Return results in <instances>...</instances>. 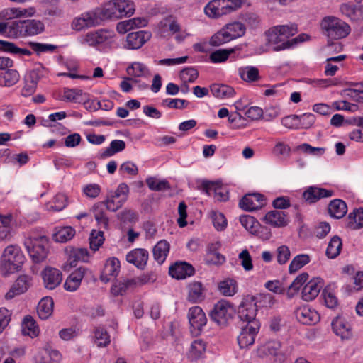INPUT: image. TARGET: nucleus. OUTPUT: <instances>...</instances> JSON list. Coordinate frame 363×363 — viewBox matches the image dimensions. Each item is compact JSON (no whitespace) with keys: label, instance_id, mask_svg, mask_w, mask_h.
<instances>
[{"label":"nucleus","instance_id":"obj_1","mask_svg":"<svg viewBox=\"0 0 363 363\" xmlns=\"http://www.w3.org/2000/svg\"><path fill=\"white\" fill-rule=\"evenodd\" d=\"M100 9L104 20L118 19L133 15L135 6L133 1L130 0H111Z\"/></svg>","mask_w":363,"mask_h":363},{"label":"nucleus","instance_id":"obj_2","mask_svg":"<svg viewBox=\"0 0 363 363\" xmlns=\"http://www.w3.org/2000/svg\"><path fill=\"white\" fill-rule=\"evenodd\" d=\"M320 26L324 33L332 39L346 38L351 31L350 26L346 22L333 16L323 18Z\"/></svg>","mask_w":363,"mask_h":363},{"label":"nucleus","instance_id":"obj_3","mask_svg":"<svg viewBox=\"0 0 363 363\" xmlns=\"http://www.w3.org/2000/svg\"><path fill=\"white\" fill-rule=\"evenodd\" d=\"M245 25L240 22L228 23L211 37L210 44L213 46H220L242 37L245 33Z\"/></svg>","mask_w":363,"mask_h":363},{"label":"nucleus","instance_id":"obj_4","mask_svg":"<svg viewBox=\"0 0 363 363\" xmlns=\"http://www.w3.org/2000/svg\"><path fill=\"white\" fill-rule=\"evenodd\" d=\"M104 21L100 8L84 12L74 18L72 22V28L76 31H82L99 26Z\"/></svg>","mask_w":363,"mask_h":363},{"label":"nucleus","instance_id":"obj_5","mask_svg":"<svg viewBox=\"0 0 363 363\" xmlns=\"http://www.w3.org/2000/svg\"><path fill=\"white\" fill-rule=\"evenodd\" d=\"M24 259V255L18 246L9 245L4 251L1 267L7 273H13L21 267Z\"/></svg>","mask_w":363,"mask_h":363},{"label":"nucleus","instance_id":"obj_6","mask_svg":"<svg viewBox=\"0 0 363 363\" xmlns=\"http://www.w3.org/2000/svg\"><path fill=\"white\" fill-rule=\"evenodd\" d=\"M45 26L42 21L32 19L13 22L10 33L13 38L27 35H35L44 31Z\"/></svg>","mask_w":363,"mask_h":363},{"label":"nucleus","instance_id":"obj_7","mask_svg":"<svg viewBox=\"0 0 363 363\" xmlns=\"http://www.w3.org/2000/svg\"><path fill=\"white\" fill-rule=\"evenodd\" d=\"M235 313L233 306L226 300L218 301L210 313L211 319L220 327H225Z\"/></svg>","mask_w":363,"mask_h":363},{"label":"nucleus","instance_id":"obj_8","mask_svg":"<svg viewBox=\"0 0 363 363\" xmlns=\"http://www.w3.org/2000/svg\"><path fill=\"white\" fill-rule=\"evenodd\" d=\"M24 245L34 262H43L47 257L48 241L46 237L27 238L25 240Z\"/></svg>","mask_w":363,"mask_h":363},{"label":"nucleus","instance_id":"obj_9","mask_svg":"<svg viewBox=\"0 0 363 363\" xmlns=\"http://www.w3.org/2000/svg\"><path fill=\"white\" fill-rule=\"evenodd\" d=\"M129 187L125 183L120 184L116 191H110L104 201V206L108 211L116 212L121 208L128 199Z\"/></svg>","mask_w":363,"mask_h":363},{"label":"nucleus","instance_id":"obj_10","mask_svg":"<svg viewBox=\"0 0 363 363\" xmlns=\"http://www.w3.org/2000/svg\"><path fill=\"white\" fill-rule=\"evenodd\" d=\"M257 312V306L255 297L250 295L243 297L238 308V315L240 320L247 324L258 322L255 318Z\"/></svg>","mask_w":363,"mask_h":363},{"label":"nucleus","instance_id":"obj_11","mask_svg":"<svg viewBox=\"0 0 363 363\" xmlns=\"http://www.w3.org/2000/svg\"><path fill=\"white\" fill-rule=\"evenodd\" d=\"M113 37V33L112 31L99 29L87 33L79 39V42L82 45L96 47L108 43Z\"/></svg>","mask_w":363,"mask_h":363},{"label":"nucleus","instance_id":"obj_12","mask_svg":"<svg viewBox=\"0 0 363 363\" xmlns=\"http://www.w3.org/2000/svg\"><path fill=\"white\" fill-rule=\"evenodd\" d=\"M241 225L251 234L257 235L263 240H268L271 237L269 230L264 226L250 215H244L240 217Z\"/></svg>","mask_w":363,"mask_h":363},{"label":"nucleus","instance_id":"obj_13","mask_svg":"<svg viewBox=\"0 0 363 363\" xmlns=\"http://www.w3.org/2000/svg\"><path fill=\"white\" fill-rule=\"evenodd\" d=\"M259 330V323L253 322L242 326L238 336V342L240 348H247L254 344L255 337Z\"/></svg>","mask_w":363,"mask_h":363},{"label":"nucleus","instance_id":"obj_14","mask_svg":"<svg viewBox=\"0 0 363 363\" xmlns=\"http://www.w3.org/2000/svg\"><path fill=\"white\" fill-rule=\"evenodd\" d=\"M201 189L208 196L214 195L218 201H225L228 199V191L219 182L204 181L201 184Z\"/></svg>","mask_w":363,"mask_h":363},{"label":"nucleus","instance_id":"obj_15","mask_svg":"<svg viewBox=\"0 0 363 363\" xmlns=\"http://www.w3.org/2000/svg\"><path fill=\"white\" fill-rule=\"evenodd\" d=\"M265 204L264 196L259 193L246 194L239 203L240 208L247 211L259 209Z\"/></svg>","mask_w":363,"mask_h":363},{"label":"nucleus","instance_id":"obj_16","mask_svg":"<svg viewBox=\"0 0 363 363\" xmlns=\"http://www.w3.org/2000/svg\"><path fill=\"white\" fill-rule=\"evenodd\" d=\"M152 35L150 32L140 30L128 34L124 47L127 49L136 50L148 41Z\"/></svg>","mask_w":363,"mask_h":363},{"label":"nucleus","instance_id":"obj_17","mask_svg":"<svg viewBox=\"0 0 363 363\" xmlns=\"http://www.w3.org/2000/svg\"><path fill=\"white\" fill-rule=\"evenodd\" d=\"M31 278L27 275H21L15 281L11 289L6 294V299H11L16 296L25 293L31 285Z\"/></svg>","mask_w":363,"mask_h":363},{"label":"nucleus","instance_id":"obj_18","mask_svg":"<svg viewBox=\"0 0 363 363\" xmlns=\"http://www.w3.org/2000/svg\"><path fill=\"white\" fill-rule=\"evenodd\" d=\"M263 221L274 228H283L288 225L289 217L284 211L272 210L265 214Z\"/></svg>","mask_w":363,"mask_h":363},{"label":"nucleus","instance_id":"obj_19","mask_svg":"<svg viewBox=\"0 0 363 363\" xmlns=\"http://www.w3.org/2000/svg\"><path fill=\"white\" fill-rule=\"evenodd\" d=\"M323 287V281L320 278H313L303 286L302 290V298L304 301H310L313 300L319 294Z\"/></svg>","mask_w":363,"mask_h":363},{"label":"nucleus","instance_id":"obj_20","mask_svg":"<svg viewBox=\"0 0 363 363\" xmlns=\"http://www.w3.org/2000/svg\"><path fill=\"white\" fill-rule=\"evenodd\" d=\"M188 318L191 327L197 330H201L207 323L206 316L199 306H194L189 310Z\"/></svg>","mask_w":363,"mask_h":363},{"label":"nucleus","instance_id":"obj_21","mask_svg":"<svg viewBox=\"0 0 363 363\" xmlns=\"http://www.w3.org/2000/svg\"><path fill=\"white\" fill-rule=\"evenodd\" d=\"M149 257L148 252L143 248H137L130 251L126 255V261L143 269L147 264Z\"/></svg>","mask_w":363,"mask_h":363},{"label":"nucleus","instance_id":"obj_22","mask_svg":"<svg viewBox=\"0 0 363 363\" xmlns=\"http://www.w3.org/2000/svg\"><path fill=\"white\" fill-rule=\"evenodd\" d=\"M120 267L121 264L118 259L114 257L108 258L101 272V280L104 282H108L116 278L119 273Z\"/></svg>","mask_w":363,"mask_h":363},{"label":"nucleus","instance_id":"obj_23","mask_svg":"<svg viewBox=\"0 0 363 363\" xmlns=\"http://www.w3.org/2000/svg\"><path fill=\"white\" fill-rule=\"evenodd\" d=\"M45 286L48 289H55L62 281L60 272L52 267H47L42 273Z\"/></svg>","mask_w":363,"mask_h":363},{"label":"nucleus","instance_id":"obj_24","mask_svg":"<svg viewBox=\"0 0 363 363\" xmlns=\"http://www.w3.org/2000/svg\"><path fill=\"white\" fill-rule=\"evenodd\" d=\"M169 274L177 279H184L194 274V267L186 262H177L169 267Z\"/></svg>","mask_w":363,"mask_h":363},{"label":"nucleus","instance_id":"obj_25","mask_svg":"<svg viewBox=\"0 0 363 363\" xmlns=\"http://www.w3.org/2000/svg\"><path fill=\"white\" fill-rule=\"evenodd\" d=\"M280 348L281 343L279 341L270 340L258 348L257 354L262 358L268 357H277L281 356Z\"/></svg>","mask_w":363,"mask_h":363},{"label":"nucleus","instance_id":"obj_26","mask_svg":"<svg viewBox=\"0 0 363 363\" xmlns=\"http://www.w3.org/2000/svg\"><path fill=\"white\" fill-rule=\"evenodd\" d=\"M89 251L86 248L72 249L69 254V263L63 264L62 269L69 271L77 265V262H87L89 259Z\"/></svg>","mask_w":363,"mask_h":363},{"label":"nucleus","instance_id":"obj_27","mask_svg":"<svg viewBox=\"0 0 363 363\" xmlns=\"http://www.w3.org/2000/svg\"><path fill=\"white\" fill-rule=\"evenodd\" d=\"M332 328L334 333L342 339H348L352 336L351 326L342 316H337L333 319Z\"/></svg>","mask_w":363,"mask_h":363},{"label":"nucleus","instance_id":"obj_28","mask_svg":"<svg viewBox=\"0 0 363 363\" xmlns=\"http://www.w3.org/2000/svg\"><path fill=\"white\" fill-rule=\"evenodd\" d=\"M86 269L79 267L73 272L66 279L64 287L67 291H74L80 286L81 281L84 277Z\"/></svg>","mask_w":363,"mask_h":363},{"label":"nucleus","instance_id":"obj_29","mask_svg":"<svg viewBox=\"0 0 363 363\" xmlns=\"http://www.w3.org/2000/svg\"><path fill=\"white\" fill-rule=\"evenodd\" d=\"M298 320L305 325H312L319 320L318 313L310 308L303 306L298 308L296 313Z\"/></svg>","mask_w":363,"mask_h":363},{"label":"nucleus","instance_id":"obj_30","mask_svg":"<svg viewBox=\"0 0 363 363\" xmlns=\"http://www.w3.org/2000/svg\"><path fill=\"white\" fill-rule=\"evenodd\" d=\"M205 13L210 18H216L226 15L223 0H212L204 9Z\"/></svg>","mask_w":363,"mask_h":363},{"label":"nucleus","instance_id":"obj_31","mask_svg":"<svg viewBox=\"0 0 363 363\" xmlns=\"http://www.w3.org/2000/svg\"><path fill=\"white\" fill-rule=\"evenodd\" d=\"M204 288L199 281L191 282L188 285L187 299L191 303H199L204 299Z\"/></svg>","mask_w":363,"mask_h":363},{"label":"nucleus","instance_id":"obj_32","mask_svg":"<svg viewBox=\"0 0 363 363\" xmlns=\"http://www.w3.org/2000/svg\"><path fill=\"white\" fill-rule=\"evenodd\" d=\"M332 196L333 191L317 187H310L303 193V198L310 203L315 202L321 198H328Z\"/></svg>","mask_w":363,"mask_h":363},{"label":"nucleus","instance_id":"obj_33","mask_svg":"<svg viewBox=\"0 0 363 363\" xmlns=\"http://www.w3.org/2000/svg\"><path fill=\"white\" fill-rule=\"evenodd\" d=\"M211 91L215 97L220 99H230L235 94L234 89L226 84H213L211 86Z\"/></svg>","mask_w":363,"mask_h":363},{"label":"nucleus","instance_id":"obj_34","mask_svg":"<svg viewBox=\"0 0 363 363\" xmlns=\"http://www.w3.org/2000/svg\"><path fill=\"white\" fill-rule=\"evenodd\" d=\"M53 300L50 297L43 298L38 303L37 313L42 320L48 319L53 312Z\"/></svg>","mask_w":363,"mask_h":363},{"label":"nucleus","instance_id":"obj_35","mask_svg":"<svg viewBox=\"0 0 363 363\" xmlns=\"http://www.w3.org/2000/svg\"><path fill=\"white\" fill-rule=\"evenodd\" d=\"M62 99L64 101L74 103H82L87 100L88 95L79 89H64Z\"/></svg>","mask_w":363,"mask_h":363},{"label":"nucleus","instance_id":"obj_36","mask_svg":"<svg viewBox=\"0 0 363 363\" xmlns=\"http://www.w3.org/2000/svg\"><path fill=\"white\" fill-rule=\"evenodd\" d=\"M22 333L31 338L38 336L40 329L35 320L30 315H26L22 322Z\"/></svg>","mask_w":363,"mask_h":363},{"label":"nucleus","instance_id":"obj_37","mask_svg":"<svg viewBox=\"0 0 363 363\" xmlns=\"http://www.w3.org/2000/svg\"><path fill=\"white\" fill-rule=\"evenodd\" d=\"M169 251V242L164 240L159 241L153 248V257L155 260L158 264H162L165 261Z\"/></svg>","mask_w":363,"mask_h":363},{"label":"nucleus","instance_id":"obj_38","mask_svg":"<svg viewBox=\"0 0 363 363\" xmlns=\"http://www.w3.org/2000/svg\"><path fill=\"white\" fill-rule=\"evenodd\" d=\"M347 211V204L341 199H334L328 206V212L335 218H342Z\"/></svg>","mask_w":363,"mask_h":363},{"label":"nucleus","instance_id":"obj_39","mask_svg":"<svg viewBox=\"0 0 363 363\" xmlns=\"http://www.w3.org/2000/svg\"><path fill=\"white\" fill-rule=\"evenodd\" d=\"M138 279H126L123 281H119L113 284L111 287V293L114 296H122L126 291L133 288L139 283Z\"/></svg>","mask_w":363,"mask_h":363},{"label":"nucleus","instance_id":"obj_40","mask_svg":"<svg viewBox=\"0 0 363 363\" xmlns=\"http://www.w3.org/2000/svg\"><path fill=\"white\" fill-rule=\"evenodd\" d=\"M20 79L18 72L12 69H8L5 72H0V86H11L16 84Z\"/></svg>","mask_w":363,"mask_h":363},{"label":"nucleus","instance_id":"obj_41","mask_svg":"<svg viewBox=\"0 0 363 363\" xmlns=\"http://www.w3.org/2000/svg\"><path fill=\"white\" fill-rule=\"evenodd\" d=\"M240 78L247 82H254L259 79V70L255 67L247 66L239 68Z\"/></svg>","mask_w":363,"mask_h":363},{"label":"nucleus","instance_id":"obj_42","mask_svg":"<svg viewBox=\"0 0 363 363\" xmlns=\"http://www.w3.org/2000/svg\"><path fill=\"white\" fill-rule=\"evenodd\" d=\"M206 343L201 340H194L190 346L188 357L191 360L201 358L206 351Z\"/></svg>","mask_w":363,"mask_h":363},{"label":"nucleus","instance_id":"obj_43","mask_svg":"<svg viewBox=\"0 0 363 363\" xmlns=\"http://www.w3.org/2000/svg\"><path fill=\"white\" fill-rule=\"evenodd\" d=\"M104 203H96L93 206L92 211L98 224L104 228H107L108 225V218L104 212Z\"/></svg>","mask_w":363,"mask_h":363},{"label":"nucleus","instance_id":"obj_44","mask_svg":"<svg viewBox=\"0 0 363 363\" xmlns=\"http://www.w3.org/2000/svg\"><path fill=\"white\" fill-rule=\"evenodd\" d=\"M36 13L35 7L28 8L13 7L7 10L6 13L12 18H29L33 16Z\"/></svg>","mask_w":363,"mask_h":363},{"label":"nucleus","instance_id":"obj_45","mask_svg":"<svg viewBox=\"0 0 363 363\" xmlns=\"http://www.w3.org/2000/svg\"><path fill=\"white\" fill-rule=\"evenodd\" d=\"M311 258L308 255L301 254L294 257L289 267L290 274L295 273L305 265L310 262Z\"/></svg>","mask_w":363,"mask_h":363},{"label":"nucleus","instance_id":"obj_46","mask_svg":"<svg viewBox=\"0 0 363 363\" xmlns=\"http://www.w3.org/2000/svg\"><path fill=\"white\" fill-rule=\"evenodd\" d=\"M219 291L225 296H233L237 293V283L233 279H226L220 281L218 285Z\"/></svg>","mask_w":363,"mask_h":363},{"label":"nucleus","instance_id":"obj_47","mask_svg":"<svg viewBox=\"0 0 363 363\" xmlns=\"http://www.w3.org/2000/svg\"><path fill=\"white\" fill-rule=\"evenodd\" d=\"M342 245V240L338 236L333 237L326 249V255L330 259L335 258L340 255Z\"/></svg>","mask_w":363,"mask_h":363},{"label":"nucleus","instance_id":"obj_48","mask_svg":"<svg viewBox=\"0 0 363 363\" xmlns=\"http://www.w3.org/2000/svg\"><path fill=\"white\" fill-rule=\"evenodd\" d=\"M348 225L353 229L363 227V208H355L349 214Z\"/></svg>","mask_w":363,"mask_h":363},{"label":"nucleus","instance_id":"obj_49","mask_svg":"<svg viewBox=\"0 0 363 363\" xmlns=\"http://www.w3.org/2000/svg\"><path fill=\"white\" fill-rule=\"evenodd\" d=\"M127 72L130 76L141 77L147 74L149 70L144 64L139 62H135L127 67Z\"/></svg>","mask_w":363,"mask_h":363},{"label":"nucleus","instance_id":"obj_50","mask_svg":"<svg viewBox=\"0 0 363 363\" xmlns=\"http://www.w3.org/2000/svg\"><path fill=\"white\" fill-rule=\"evenodd\" d=\"M236 48L219 49L210 54V60L214 63H220L226 61L230 55L233 53Z\"/></svg>","mask_w":363,"mask_h":363},{"label":"nucleus","instance_id":"obj_51","mask_svg":"<svg viewBox=\"0 0 363 363\" xmlns=\"http://www.w3.org/2000/svg\"><path fill=\"white\" fill-rule=\"evenodd\" d=\"M125 147V143L121 140H114L111 142L108 147L102 152V157H108L117 152L123 151Z\"/></svg>","mask_w":363,"mask_h":363},{"label":"nucleus","instance_id":"obj_52","mask_svg":"<svg viewBox=\"0 0 363 363\" xmlns=\"http://www.w3.org/2000/svg\"><path fill=\"white\" fill-rule=\"evenodd\" d=\"M146 184L152 191H160L170 189L169 184L166 180H160L155 177L146 179Z\"/></svg>","mask_w":363,"mask_h":363},{"label":"nucleus","instance_id":"obj_53","mask_svg":"<svg viewBox=\"0 0 363 363\" xmlns=\"http://www.w3.org/2000/svg\"><path fill=\"white\" fill-rule=\"evenodd\" d=\"M75 230L69 226L64 227L57 231L54 235V239L58 242H65L70 240L74 235Z\"/></svg>","mask_w":363,"mask_h":363},{"label":"nucleus","instance_id":"obj_54","mask_svg":"<svg viewBox=\"0 0 363 363\" xmlns=\"http://www.w3.org/2000/svg\"><path fill=\"white\" fill-rule=\"evenodd\" d=\"M295 150L315 157L322 156L325 152V147H312L308 143H303L300 145H298Z\"/></svg>","mask_w":363,"mask_h":363},{"label":"nucleus","instance_id":"obj_55","mask_svg":"<svg viewBox=\"0 0 363 363\" xmlns=\"http://www.w3.org/2000/svg\"><path fill=\"white\" fill-rule=\"evenodd\" d=\"M308 277V274L306 272L299 274L289 286L288 295L289 296H293L294 294H295L307 281Z\"/></svg>","mask_w":363,"mask_h":363},{"label":"nucleus","instance_id":"obj_56","mask_svg":"<svg viewBox=\"0 0 363 363\" xmlns=\"http://www.w3.org/2000/svg\"><path fill=\"white\" fill-rule=\"evenodd\" d=\"M95 342L98 347H106L110 343V337L103 328H96L94 330Z\"/></svg>","mask_w":363,"mask_h":363},{"label":"nucleus","instance_id":"obj_57","mask_svg":"<svg viewBox=\"0 0 363 363\" xmlns=\"http://www.w3.org/2000/svg\"><path fill=\"white\" fill-rule=\"evenodd\" d=\"M309 36L307 34H301L298 37L291 39L290 40H287L286 42H284L278 46H274L273 48V50L277 52L287 48H290L296 45L298 43L304 42L307 40Z\"/></svg>","mask_w":363,"mask_h":363},{"label":"nucleus","instance_id":"obj_58","mask_svg":"<svg viewBox=\"0 0 363 363\" xmlns=\"http://www.w3.org/2000/svg\"><path fill=\"white\" fill-rule=\"evenodd\" d=\"M266 35L268 43L269 44L277 45L276 46H278L287 41L284 38V37L281 35V33L279 32L275 26L271 28L266 33Z\"/></svg>","mask_w":363,"mask_h":363},{"label":"nucleus","instance_id":"obj_59","mask_svg":"<svg viewBox=\"0 0 363 363\" xmlns=\"http://www.w3.org/2000/svg\"><path fill=\"white\" fill-rule=\"evenodd\" d=\"M272 152L276 157L288 158L291 155V147L284 142L279 141L276 143Z\"/></svg>","mask_w":363,"mask_h":363},{"label":"nucleus","instance_id":"obj_60","mask_svg":"<svg viewBox=\"0 0 363 363\" xmlns=\"http://www.w3.org/2000/svg\"><path fill=\"white\" fill-rule=\"evenodd\" d=\"M104 241V233L101 230H93L90 234L89 242L90 247L96 251L103 244Z\"/></svg>","mask_w":363,"mask_h":363},{"label":"nucleus","instance_id":"obj_61","mask_svg":"<svg viewBox=\"0 0 363 363\" xmlns=\"http://www.w3.org/2000/svg\"><path fill=\"white\" fill-rule=\"evenodd\" d=\"M199 76L198 71L194 67H186L180 72V79L183 83H192Z\"/></svg>","mask_w":363,"mask_h":363},{"label":"nucleus","instance_id":"obj_62","mask_svg":"<svg viewBox=\"0 0 363 363\" xmlns=\"http://www.w3.org/2000/svg\"><path fill=\"white\" fill-rule=\"evenodd\" d=\"M298 129H307L313 125L315 121V116L313 113H306L298 116Z\"/></svg>","mask_w":363,"mask_h":363},{"label":"nucleus","instance_id":"obj_63","mask_svg":"<svg viewBox=\"0 0 363 363\" xmlns=\"http://www.w3.org/2000/svg\"><path fill=\"white\" fill-rule=\"evenodd\" d=\"M28 45L38 55L42 52H52L57 48L56 45L52 44H44L35 42H29Z\"/></svg>","mask_w":363,"mask_h":363},{"label":"nucleus","instance_id":"obj_64","mask_svg":"<svg viewBox=\"0 0 363 363\" xmlns=\"http://www.w3.org/2000/svg\"><path fill=\"white\" fill-rule=\"evenodd\" d=\"M275 27L286 40H289V38L297 33V26L295 24L279 25Z\"/></svg>","mask_w":363,"mask_h":363}]
</instances>
